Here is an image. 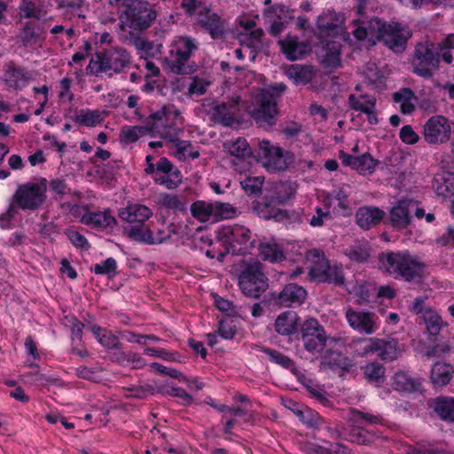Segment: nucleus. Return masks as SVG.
<instances>
[{
    "label": "nucleus",
    "mask_w": 454,
    "mask_h": 454,
    "mask_svg": "<svg viewBox=\"0 0 454 454\" xmlns=\"http://www.w3.org/2000/svg\"><path fill=\"white\" fill-rule=\"evenodd\" d=\"M355 10L358 16L354 20L353 36L358 41L370 44L383 43L395 52H403L406 48L411 32L398 22H386L377 17H371L380 8L378 0H355Z\"/></svg>",
    "instance_id": "nucleus-1"
},
{
    "label": "nucleus",
    "mask_w": 454,
    "mask_h": 454,
    "mask_svg": "<svg viewBox=\"0 0 454 454\" xmlns=\"http://www.w3.org/2000/svg\"><path fill=\"white\" fill-rule=\"evenodd\" d=\"M384 272L395 279L411 282L421 277L424 265L408 251H390L380 255Z\"/></svg>",
    "instance_id": "nucleus-2"
},
{
    "label": "nucleus",
    "mask_w": 454,
    "mask_h": 454,
    "mask_svg": "<svg viewBox=\"0 0 454 454\" xmlns=\"http://www.w3.org/2000/svg\"><path fill=\"white\" fill-rule=\"evenodd\" d=\"M111 5L118 7L119 20L122 27L141 31L150 27L156 13L149 4L141 0H108Z\"/></svg>",
    "instance_id": "nucleus-3"
},
{
    "label": "nucleus",
    "mask_w": 454,
    "mask_h": 454,
    "mask_svg": "<svg viewBox=\"0 0 454 454\" xmlns=\"http://www.w3.org/2000/svg\"><path fill=\"white\" fill-rule=\"evenodd\" d=\"M180 112L173 105H164L145 120L148 133H153L167 141H175L181 129L178 127Z\"/></svg>",
    "instance_id": "nucleus-4"
},
{
    "label": "nucleus",
    "mask_w": 454,
    "mask_h": 454,
    "mask_svg": "<svg viewBox=\"0 0 454 454\" xmlns=\"http://www.w3.org/2000/svg\"><path fill=\"white\" fill-rule=\"evenodd\" d=\"M286 89L283 83L262 89L255 97L256 106L250 110L252 118L259 126H272L277 121V97Z\"/></svg>",
    "instance_id": "nucleus-5"
},
{
    "label": "nucleus",
    "mask_w": 454,
    "mask_h": 454,
    "mask_svg": "<svg viewBox=\"0 0 454 454\" xmlns=\"http://www.w3.org/2000/svg\"><path fill=\"white\" fill-rule=\"evenodd\" d=\"M216 237L225 243L231 254L244 255L249 253L253 247L250 230L241 224H227L219 227Z\"/></svg>",
    "instance_id": "nucleus-6"
},
{
    "label": "nucleus",
    "mask_w": 454,
    "mask_h": 454,
    "mask_svg": "<svg viewBox=\"0 0 454 454\" xmlns=\"http://www.w3.org/2000/svg\"><path fill=\"white\" fill-rule=\"evenodd\" d=\"M198 50V42L187 35L177 36L170 45L169 67L174 73L190 74L192 67L188 65L189 59Z\"/></svg>",
    "instance_id": "nucleus-7"
},
{
    "label": "nucleus",
    "mask_w": 454,
    "mask_h": 454,
    "mask_svg": "<svg viewBox=\"0 0 454 454\" xmlns=\"http://www.w3.org/2000/svg\"><path fill=\"white\" fill-rule=\"evenodd\" d=\"M47 180L40 178L20 184L13 195L17 207L22 210L35 211L46 200Z\"/></svg>",
    "instance_id": "nucleus-8"
},
{
    "label": "nucleus",
    "mask_w": 454,
    "mask_h": 454,
    "mask_svg": "<svg viewBox=\"0 0 454 454\" xmlns=\"http://www.w3.org/2000/svg\"><path fill=\"white\" fill-rule=\"evenodd\" d=\"M239 286L242 293L249 297H260L269 286V279L259 262L247 264L240 272Z\"/></svg>",
    "instance_id": "nucleus-9"
},
{
    "label": "nucleus",
    "mask_w": 454,
    "mask_h": 454,
    "mask_svg": "<svg viewBox=\"0 0 454 454\" xmlns=\"http://www.w3.org/2000/svg\"><path fill=\"white\" fill-rule=\"evenodd\" d=\"M257 153L262 165L269 171L285 170L294 160L292 153L265 139L259 142Z\"/></svg>",
    "instance_id": "nucleus-10"
},
{
    "label": "nucleus",
    "mask_w": 454,
    "mask_h": 454,
    "mask_svg": "<svg viewBox=\"0 0 454 454\" xmlns=\"http://www.w3.org/2000/svg\"><path fill=\"white\" fill-rule=\"evenodd\" d=\"M413 72L419 76L429 78L439 67V58L434 43H419L415 48Z\"/></svg>",
    "instance_id": "nucleus-11"
},
{
    "label": "nucleus",
    "mask_w": 454,
    "mask_h": 454,
    "mask_svg": "<svg viewBox=\"0 0 454 454\" xmlns=\"http://www.w3.org/2000/svg\"><path fill=\"white\" fill-rule=\"evenodd\" d=\"M304 348L312 355L320 354L326 345V333L315 318H309L301 326Z\"/></svg>",
    "instance_id": "nucleus-12"
},
{
    "label": "nucleus",
    "mask_w": 454,
    "mask_h": 454,
    "mask_svg": "<svg viewBox=\"0 0 454 454\" xmlns=\"http://www.w3.org/2000/svg\"><path fill=\"white\" fill-rule=\"evenodd\" d=\"M450 124L442 115L432 116L423 126L424 139L429 145L444 144L450 138Z\"/></svg>",
    "instance_id": "nucleus-13"
},
{
    "label": "nucleus",
    "mask_w": 454,
    "mask_h": 454,
    "mask_svg": "<svg viewBox=\"0 0 454 454\" xmlns=\"http://www.w3.org/2000/svg\"><path fill=\"white\" fill-rule=\"evenodd\" d=\"M239 97L231 98L228 103L214 101L207 105V114L210 119L223 126L230 127L235 122V115L239 111Z\"/></svg>",
    "instance_id": "nucleus-14"
},
{
    "label": "nucleus",
    "mask_w": 454,
    "mask_h": 454,
    "mask_svg": "<svg viewBox=\"0 0 454 454\" xmlns=\"http://www.w3.org/2000/svg\"><path fill=\"white\" fill-rule=\"evenodd\" d=\"M345 317L348 325L360 333L372 334L380 327L378 317L370 311L348 308Z\"/></svg>",
    "instance_id": "nucleus-15"
},
{
    "label": "nucleus",
    "mask_w": 454,
    "mask_h": 454,
    "mask_svg": "<svg viewBox=\"0 0 454 454\" xmlns=\"http://www.w3.org/2000/svg\"><path fill=\"white\" fill-rule=\"evenodd\" d=\"M123 232L131 240L146 245L160 244L168 239L162 230L153 233L145 223L128 224L124 226Z\"/></svg>",
    "instance_id": "nucleus-16"
},
{
    "label": "nucleus",
    "mask_w": 454,
    "mask_h": 454,
    "mask_svg": "<svg viewBox=\"0 0 454 454\" xmlns=\"http://www.w3.org/2000/svg\"><path fill=\"white\" fill-rule=\"evenodd\" d=\"M321 198L324 207L334 215L347 217L352 215L348 193L343 188H336L324 193Z\"/></svg>",
    "instance_id": "nucleus-17"
},
{
    "label": "nucleus",
    "mask_w": 454,
    "mask_h": 454,
    "mask_svg": "<svg viewBox=\"0 0 454 454\" xmlns=\"http://www.w3.org/2000/svg\"><path fill=\"white\" fill-rule=\"evenodd\" d=\"M414 207L415 203L411 200H397L389 211V221L392 227L397 231L408 228L411 223V213Z\"/></svg>",
    "instance_id": "nucleus-18"
},
{
    "label": "nucleus",
    "mask_w": 454,
    "mask_h": 454,
    "mask_svg": "<svg viewBox=\"0 0 454 454\" xmlns=\"http://www.w3.org/2000/svg\"><path fill=\"white\" fill-rule=\"evenodd\" d=\"M34 79V72L23 67L9 64L4 68L2 80L11 89L21 90Z\"/></svg>",
    "instance_id": "nucleus-19"
},
{
    "label": "nucleus",
    "mask_w": 454,
    "mask_h": 454,
    "mask_svg": "<svg viewBox=\"0 0 454 454\" xmlns=\"http://www.w3.org/2000/svg\"><path fill=\"white\" fill-rule=\"evenodd\" d=\"M225 149L236 159L232 161L234 169L239 173L249 169V162L247 158L251 155V148L245 138L239 137L235 140L224 143Z\"/></svg>",
    "instance_id": "nucleus-20"
},
{
    "label": "nucleus",
    "mask_w": 454,
    "mask_h": 454,
    "mask_svg": "<svg viewBox=\"0 0 454 454\" xmlns=\"http://www.w3.org/2000/svg\"><path fill=\"white\" fill-rule=\"evenodd\" d=\"M182 174L166 157L158 160L155 184L167 189H175L182 183Z\"/></svg>",
    "instance_id": "nucleus-21"
},
{
    "label": "nucleus",
    "mask_w": 454,
    "mask_h": 454,
    "mask_svg": "<svg viewBox=\"0 0 454 454\" xmlns=\"http://www.w3.org/2000/svg\"><path fill=\"white\" fill-rule=\"evenodd\" d=\"M305 260L308 263L309 278L316 282H324L326 278L325 272L330 266L324 252L317 248L309 249L305 254Z\"/></svg>",
    "instance_id": "nucleus-22"
},
{
    "label": "nucleus",
    "mask_w": 454,
    "mask_h": 454,
    "mask_svg": "<svg viewBox=\"0 0 454 454\" xmlns=\"http://www.w3.org/2000/svg\"><path fill=\"white\" fill-rule=\"evenodd\" d=\"M329 432L333 438L341 437L344 440L357 444H370L376 437L374 434L365 430L362 424L352 422H349V425L344 428L343 432H339L331 427H329Z\"/></svg>",
    "instance_id": "nucleus-23"
},
{
    "label": "nucleus",
    "mask_w": 454,
    "mask_h": 454,
    "mask_svg": "<svg viewBox=\"0 0 454 454\" xmlns=\"http://www.w3.org/2000/svg\"><path fill=\"white\" fill-rule=\"evenodd\" d=\"M129 54L120 47L106 51L99 60L100 68L105 72H121L129 62Z\"/></svg>",
    "instance_id": "nucleus-24"
},
{
    "label": "nucleus",
    "mask_w": 454,
    "mask_h": 454,
    "mask_svg": "<svg viewBox=\"0 0 454 454\" xmlns=\"http://www.w3.org/2000/svg\"><path fill=\"white\" fill-rule=\"evenodd\" d=\"M264 16L266 20L270 23L269 33L273 35H278L286 27L287 19H291L289 16V10L284 4H275L270 8H268Z\"/></svg>",
    "instance_id": "nucleus-25"
},
{
    "label": "nucleus",
    "mask_w": 454,
    "mask_h": 454,
    "mask_svg": "<svg viewBox=\"0 0 454 454\" xmlns=\"http://www.w3.org/2000/svg\"><path fill=\"white\" fill-rule=\"evenodd\" d=\"M281 51L286 58L291 61L300 59L310 51V46L308 43L299 41L295 35H286L279 40Z\"/></svg>",
    "instance_id": "nucleus-26"
},
{
    "label": "nucleus",
    "mask_w": 454,
    "mask_h": 454,
    "mask_svg": "<svg viewBox=\"0 0 454 454\" xmlns=\"http://www.w3.org/2000/svg\"><path fill=\"white\" fill-rule=\"evenodd\" d=\"M119 216L128 224L142 223L153 216V210L140 203H129L119 210Z\"/></svg>",
    "instance_id": "nucleus-27"
},
{
    "label": "nucleus",
    "mask_w": 454,
    "mask_h": 454,
    "mask_svg": "<svg viewBox=\"0 0 454 454\" xmlns=\"http://www.w3.org/2000/svg\"><path fill=\"white\" fill-rule=\"evenodd\" d=\"M348 105L350 108L366 114L370 124L375 125L379 122L376 114V100L373 97L351 94L348 97Z\"/></svg>",
    "instance_id": "nucleus-28"
},
{
    "label": "nucleus",
    "mask_w": 454,
    "mask_h": 454,
    "mask_svg": "<svg viewBox=\"0 0 454 454\" xmlns=\"http://www.w3.org/2000/svg\"><path fill=\"white\" fill-rule=\"evenodd\" d=\"M432 188L438 198L451 200L454 197V174L449 171L437 172L434 176Z\"/></svg>",
    "instance_id": "nucleus-29"
},
{
    "label": "nucleus",
    "mask_w": 454,
    "mask_h": 454,
    "mask_svg": "<svg viewBox=\"0 0 454 454\" xmlns=\"http://www.w3.org/2000/svg\"><path fill=\"white\" fill-rule=\"evenodd\" d=\"M199 23L213 38L221 37L225 32V20L218 14L212 12L208 8L194 20Z\"/></svg>",
    "instance_id": "nucleus-30"
},
{
    "label": "nucleus",
    "mask_w": 454,
    "mask_h": 454,
    "mask_svg": "<svg viewBox=\"0 0 454 454\" xmlns=\"http://www.w3.org/2000/svg\"><path fill=\"white\" fill-rule=\"evenodd\" d=\"M302 450L307 454H354L348 446L327 441H322L321 443L305 442L302 443Z\"/></svg>",
    "instance_id": "nucleus-31"
},
{
    "label": "nucleus",
    "mask_w": 454,
    "mask_h": 454,
    "mask_svg": "<svg viewBox=\"0 0 454 454\" xmlns=\"http://www.w3.org/2000/svg\"><path fill=\"white\" fill-rule=\"evenodd\" d=\"M80 222L98 230L112 229L116 224V219L109 209L84 213Z\"/></svg>",
    "instance_id": "nucleus-32"
},
{
    "label": "nucleus",
    "mask_w": 454,
    "mask_h": 454,
    "mask_svg": "<svg viewBox=\"0 0 454 454\" xmlns=\"http://www.w3.org/2000/svg\"><path fill=\"white\" fill-rule=\"evenodd\" d=\"M200 246L208 258L216 259L219 262H222L225 255L231 253L225 243L216 237L215 232V239H212L209 235H201L200 237Z\"/></svg>",
    "instance_id": "nucleus-33"
},
{
    "label": "nucleus",
    "mask_w": 454,
    "mask_h": 454,
    "mask_svg": "<svg viewBox=\"0 0 454 454\" xmlns=\"http://www.w3.org/2000/svg\"><path fill=\"white\" fill-rule=\"evenodd\" d=\"M392 387L401 393H422L421 379L413 378L404 372H397L393 376Z\"/></svg>",
    "instance_id": "nucleus-34"
},
{
    "label": "nucleus",
    "mask_w": 454,
    "mask_h": 454,
    "mask_svg": "<svg viewBox=\"0 0 454 454\" xmlns=\"http://www.w3.org/2000/svg\"><path fill=\"white\" fill-rule=\"evenodd\" d=\"M385 215V212L376 207H359L356 214V223L364 230L380 223Z\"/></svg>",
    "instance_id": "nucleus-35"
},
{
    "label": "nucleus",
    "mask_w": 454,
    "mask_h": 454,
    "mask_svg": "<svg viewBox=\"0 0 454 454\" xmlns=\"http://www.w3.org/2000/svg\"><path fill=\"white\" fill-rule=\"evenodd\" d=\"M307 296V291L296 284H288L284 286L278 294V301L285 307L302 303Z\"/></svg>",
    "instance_id": "nucleus-36"
},
{
    "label": "nucleus",
    "mask_w": 454,
    "mask_h": 454,
    "mask_svg": "<svg viewBox=\"0 0 454 454\" xmlns=\"http://www.w3.org/2000/svg\"><path fill=\"white\" fill-rule=\"evenodd\" d=\"M300 325V317L295 311L288 310L278 316L275 330L278 334L289 336L295 333Z\"/></svg>",
    "instance_id": "nucleus-37"
},
{
    "label": "nucleus",
    "mask_w": 454,
    "mask_h": 454,
    "mask_svg": "<svg viewBox=\"0 0 454 454\" xmlns=\"http://www.w3.org/2000/svg\"><path fill=\"white\" fill-rule=\"evenodd\" d=\"M106 117V112L99 109L82 108L72 120L79 126L93 128L100 125Z\"/></svg>",
    "instance_id": "nucleus-38"
},
{
    "label": "nucleus",
    "mask_w": 454,
    "mask_h": 454,
    "mask_svg": "<svg viewBox=\"0 0 454 454\" xmlns=\"http://www.w3.org/2000/svg\"><path fill=\"white\" fill-rule=\"evenodd\" d=\"M325 54L322 56L323 64L330 68H338L341 66L340 51L341 44L339 42L329 40L324 49Z\"/></svg>",
    "instance_id": "nucleus-39"
},
{
    "label": "nucleus",
    "mask_w": 454,
    "mask_h": 454,
    "mask_svg": "<svg viewBox=\"0 0 454 454\" xmlns=\"http://www.w3.org/2000/svg\"><path fill=\"white\" fill-rule=\"evenodd\" d=\"M453 376V368L445 363H435L431 370L430 379L434 386L442 387L447 385Z\"/></svg>",
    "instance_id": "nucleus-40"
},
{
    "label": "nucleus",
    "mask_w": 454,
    "mask_h": 454,
    "mask_svg": "<svg viewBox=\"0 0 454 454\" xmlns=\"http://www.w3.org/2000/svg\"><path fill=\"white\" fill-rule=\"evenodd\" d=\"M286 75L295 84H307L313 80L315 72L312 67L295 64L286 69Z\"/></svg>",
    "instance_id": "nucleus-41"
},
{
    "label": "nucleus",
    "mask_w": 454,
    "mask_h": 454,
    "mask_svg": "<svg viewBox=\"0 0 454 454\" xmlns=\"http://www.w3.org/2000/svg\"><path fill=\"white\" fill-rule=\"evenodd\" d=\"M377 343L379 344L377 345L376 354L381 360L393 361L399 356L401 349L398 346L397 340L394 339H379Z\"/></svg>",
    "instance_id": "nucleus-42"
},
{
    "label": "nucleus",
    "mask_w": 454,
    "mask_h": 454,
    "mask_svg": "<svg viewBox=\"0 0 454 454\" xmlns=\"http://www.w3.org/2000/svg\"><path fill=\"white\" fill-rule=\"evenodd\" d=\"M191 211L192 215L200 222L210 220L215 222V202L197 200L192 204Z\"/></svg>",
    "instance_id": "nucleus-43"
},
{
    "label": "nucleus",
    "mask_w": 454,
    "mask_h": 454,
    "mask_svg": "<svg viewBox=\"0 0 454 454\" xmlns=\"http://www.w3.org/2000/svg\"><path fill=\"white\" fill-rule=\"evenodd\" d=\"M371 247L366 240H356L345 252V254L356 262H364L370 257Z\"/></svg>",
    "instance_id": "nucleus-44"
},
{
    "label": "nucleus",
    "mask_w": 454,
    "mask_h": 454,
    "mask_svg": "<svg viewBox=\"0 0 454 454\" xmlns=\"http://www.w3.org/2000/svg\"><path fill=\"white\" fill-rule=\"evenodd\" d=\"M423 317L427 333L430 337H437L442 327L447 326V324L443 322L442 317L432 309H426Z\"/></svg>",
    "instance_id": "nucleus-45"
},
{
    "label": "nucleus",
    "mask_w": 454,
    "mask_h": 454,
    "mask_svg": "<svg viewBox=\"0 0 454 454\" xmlns=\"http://www.w3.org/2000/svg\"><path fill=\"white\" fill-rule=\"evenodd\" d=\"M158 204L160 207L174 213L184 212L186 210L185 200L176 194L162 193L159 197Z\"/></svg>",
    "instance_id": "nucleus-46"
},
{
    "label": "nucleus",
    "mask_w": 454,
    "mask_h": 454,
    "mask_svg": "<svg viewBox=\"0 0 454 454\" xmlns=\"http://www.w3.org/2000/svg\"><path fill=\"white\" fill-rule=\"evenodd\" d=\"M148 133L145 125L144 126H123L119 134L120 143L128 145L137 142L140 137Z\"/></svg>",
    "instance_id": "nucleus-47"
},
{
    "label": "nucleus",
    "mask_w": 454,
    "mask_h": 454,
    "mask_svg": "<svg viewBox=\"0 0 454 454\" xmlns=\"http://www.w3.org/2000/svg\"><path fill=\"white\" fill-rule=\"evenodd\" d=\"M434 409L442 420L454 421V398H436Z\"/></svg>",
    "instance_id": "nucleus-48"
},
{
    "label": "nucleus",
    "mask_w": 454,
    "mask_h": 454,
    "mask_svg": "<svg viewBox=\"0 0 454 454\" xmlns=\"http://www.w3.org/2000/svg\"><path fill=\"white\" fill-rule=\"evenodd\" d=\"M380 161L374 159L370 153H365L360 156H356L355 163H353V169L357 171L360 175H370L375 171L376 167Z\"/></svg>",
    "instance_id": "nucleus-49"
},
{
    "label": "nucleus",
    "mask_w": 454,
    "mask_h": 454,
    "mask_svg": "<svg viewBox=\"0 0 454 454\" xmlns=\"http://www.w3.org/2000/svg\"><path fill=\"white\" fill-rule=\"evenodd\" d=\"M91 331L98 341L105 348L108 349L118 348L120 346L119 338L114 334L111 331L101 328L100 326L94 325Z\"/></svg>",
    "instance_id": "nucleus-50"
},
{
    "label": "nucleus",
    "mask_w": 454,
    "mask_h": 454,
    "mask_svg": "<svg viewBox=\"0 0 454 454\" xmlns=\"http://www.w3.org/2000/svg\"><path fill=\"white\" fill-rule=\"evenodd\" d=\"M22 17L27 19L40 20L45 15L40 0H22L19 5Z\"/></svg>",
    "instance_id": "nucleus-51"
},
{
    "label": "nucleus",
    "mask_w": 454,
    "mask_h": 454,
    "mask_svg": "<svg viewBox=\"0 0 454 454\" xmlns=\"http://www.w3.org/2000/svg\"><path fill=\"white\" fill-rule=\"evenodd\" d=\"M340 21L339 14L335 12H328L317 18V27L321 32L331 34L335 32Z\"/></svg>",
    "instance_id": "nucleus-52"
},
{
    "label": "nucleus",
    "mask_w": 454,
    "mask_h": 454,
    "mask_svg": "<svg viewBox=\"0 0 454 454\" xmlns=\"http://www.w3.org/2000/svg\"><path fill=\"white\" fill-rule=\"evenodd\" d=\"M259 254L264 261L278 262L285 259V254L278 245L275 243H262L259 246Z\"/></svg>",
    "instance_id": "nucleus-53"
},
{
    "label": "nucleus",
    "mask_w": 454,
    "mask_h": 454,
    "mask_svg": "<svg viewBox=\"0 0 454 454\" xmlns=\"http://www.w3.org/2000/svg\"><path fill=\"white\" fill-rule=\"evenodd\" d=\"M176 145V157L179 160H186L188 159H197L200 156L198 150L194 149L192 143L186 140H180L179 135L176 140L170 141Z\"/></svg>",
    "instance_id": "nucleus-54"
},
{
    "label": "nucleus",
    "mask_w": 454,
    "mask_h": 454,
    "mask_svg": "<svg viewBox=\"0 0 454 454\" xmlns=\"http://www.w3.org/2000/svg\"><path fill=\"white\" fill-rule=\"evenodd\" d=\"M348 422L356 424H372L382 425L384 422L383 418L379 414H372L370 412H364L356 409L350 410V416Z\"/></svg>",
    "instance_id": "nucleus-55"
},
{
    "label": "nucleus",
    "mask_w": 454,
    "mask_h": 454,
    "mask_svg": "<svg viewBox=\"0 0 454 454\" xmlns=\"http://www.w3.org/2000/svg\"><path fill=\"white\" fill-rule=\"evenodd\" d=\"M363 372L365 379L371 383L380 384L384 381L385 368L377 362L364 366Z\"/></svg>",
    "instance_id": "nucleus-56"
},
{
    "label": "nucleus",
    "mask_w": 454,
    "mask_h": 454,
    "mask_svg": "<svg viewBox=\"0 0 454 454\" xmlns=\"http://www.w3.org/2000/svg\"><path fill=\"white\" fill-rule=\"evenodd\" d=\"M296 192V185L290 182H280L275 186V200L283 204L292 199Z\"/></svg>",
    "instance_id": "nucleus-57"
},
{
    "label": "nucleus",
    "mask_w": 454,
    "mask_h": 454,
    "mask_svg": "<svg viewBox=\"0 0 454 454\" xmlns=\"http://www.w3.org/2000/svg\"><path fill=\"white\" fill-rule=\"evenodd\" d=\"M262 351L269 356L272 363L291 371L295 369L294 362L289 356L282 354L281 352L267 348H263Z\"/></svg>",
    "instance_id": "nucleus-58"
},
{
    "label": "nucleus",
    "mask_w": 454,
    "mask_h": 454,
    "mask_svg": "<svg viewBox=\"0 0 454 454\" xmlns=\"http://www.w3.org/2000/svg\"><path fill=\"white\" fill-rule=\"evenodd\" d=\"M348 291L355 298L357 299L359 304L369 301L371 297V290L369 284L365 282H356Z\"/></svg>",
    "instance_id": "nucleus-59"
},
{
    "label": "nucleus",
    "mask_w": 454,
    "mask_h": 454,
    "mask_svg": "<svg viewBox=\"0 0 454 454\" xmlns=\"http://www.w3.org/2000/svg\"><path fill=\"white\" fill-rule=\"evenodd\" d=\"M182 8L184 9L189 16L193 17L195 20L200 13L207 11L208 6L204 0H183Z\"/></svg>",
    "instance_id": "nucleus-60"
},
{
    "label": "nucleus",
    "mask_w": 454,
    "mask_h": 454,
    "mask_svg": "<svg viewBox=\"0 0 454 454\" xmlns=\"http://www.w3.org/2000/svg\"><path fill=\"white\" fill-rule=\"evenodd\" d=\"M264 177L262 176H247L240 181V184L248 195H255L261 192Z\"/></svg>",
    "instance_id": "nucleus-61"
},
{
    "label": "nucleus",
    "mask_w": 454,
    "mask_h": 454,
    "mask_svg": "<svg viewBox=\"0 0 454 454\" xmlns=\"http://www.w3.org/2000/svg\"><path fill=\"white\" fill-rule=\"evenodd\" d=\"M300 420L309 428H317L322 424V417L311 409L300 411Z\"/></svg>",
    "instance_id": "nucleus-62"
},
{
    "label": "nucleus",
    "mask_w": 454,
    "mask_h": 454,
    "mask_svg": "<svg viewBox=\"0 0 454 454\" xmlns=\"http://www.w3.org/2000/svg\"><path fill=\"white\" fill-rule=\"evenodd\" d=\"M325 363L327 364L331 369H347L349 365L348 357L337 351H330L325 357Z\"/></svg>",
    "instance_id": "nucleus-63"
},
{
    "label": "nucleus",
    "mask_w": 454,
    "mask_h": 454,
    "mask_svg": "<svg viewBox=\"0 0 454 454\" xmlns=\"http://www.w3.org/2000/svg\"><path fill=\"white\" fill-rule=\"evenodd\" d=\"M117 263L115 259L109 257L105 261L94 265V273L97 275H107L114 277L116 275Z\"/></svg>",
    "instance_id": "nucleus-64"
}]
</instances>
